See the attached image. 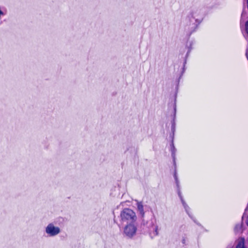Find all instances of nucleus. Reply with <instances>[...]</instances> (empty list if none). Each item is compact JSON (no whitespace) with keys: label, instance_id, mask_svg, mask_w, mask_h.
<instances>
[{"label":"nucleus","instance_id":"obj_1","mask_svg":"<svg viewBox=\"0 0 248 248\" xmlns=\"http://www.w3.org/2000/svg\"><path fill=\"white\" fill-rule=\"evenodd\" d=\"M120 217L122 221L127 223H134L136 221L135 213L129 208H124L121 212Z\"/></svg>","mask_w":248,"mask_h":248},{"label":"nucleus","instance_id":"obj_2","mask_svg":"<svg viewBox=\"0 0 248 248\" xmlns=\"http://www.w3.org/2000/svg\"><path fill=\"white\" fill-rule=\"evenodd\" d=\"M133 223H129V224L125 226L124 229V233L129 237L133 236L137 231V228Z\"/></svg>","mask_w":248,"mask_h":248},{"label":"nucleus","instance_id":"obj_3","mask_svg":"<svg viewBox=\"0 0 248 248\" xmlns=\"http://www.w3.org/2000/svg\"><path fill=\"white\" fill-rule=\"evenodd\" d=\"M46 232L50 236H55L60 232V228L58 227H55L52 223L49 224L46 228Z\"/></svg>","mask_w":248,"mask_h":248},{"label":"nucleus","instance_id":"obj_4","mask_svg":"<svg viewBox=\"0 0 248 248\" xmlns=\"http://www.w3.org/2000/svg\"><path fill=\"white\" fill-rule=\"evenodd\" d=\"M234 231L235 233H239L242 232H243V223H238L236 224L234 228Z\"/></svg>","mask_w":248,"mask_h":248},{"label":"nucleus","instance_id":"obj_5","mask_svg":"<svg viewBox=\"0 0 248 248\" xmlns=\"http://www.w3.org/2000/svg\"><path fill=\"white\" fill-rule=\"evenodd\" d=\"M236 248H245V239L242 238L238 242Z\"/></svg>","mask_w":248,"mask_h":248},{"label":"nucleus","instance_id":"obj_6","mask_svg":"<svg viewBox=\"0 0 248 248\" xmlns=\"http://www.w3.org/2000/svg\"><path fill=\"white\" fill-rule=\"evenodd\" d=\"M138 209L140 213V214L143 217L144 215L143 206L141 203H138L137 204Z\"/></svg>","mask_w":248,"mask_h":248},{"label":"nucleus","instance_id":"obj_7","mask_svg":"<svg viewBox=\"0 0 248 248\" xmlns=\"http://www.w3.org/2000/svg\"><path fill=\"white\" fill-rule=\"evenodd\" d=\"M245 31L247 34L248 35V20L245 23Z\"/></svg>","mask_w":248,"mask_h":248},{"label":"nucleus","instance_id":"obj_8","mask_svg":"<svg viewBox=\"0 0 248 248\" xmlns=\"http://www.w3.org/2000/svg\"><path fill=\"white\" fill-rule=\"evenodd\" d=\"M154 235H157L158 234V232H157V227L156 226L154 229Z\"/></svg>","mask_w":248,"mask_h":248},{"label":"nucleus","instance_id":"obj_9","mask_svg":"<svg viewBox=\"0 0 248 248\" xmlns=\"http://www.w3.org/2000/svg\"><path fill=\"white\" fill-rule=\"evenodd\" d=\"M247 8L248 9V0H247Z\"/></svg>","mask_w":248,"mask_h":248}]
</instances>
